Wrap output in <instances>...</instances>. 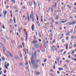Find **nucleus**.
Here are the masks:
<instances>
[{"label": "nucleus", "instance_id": "39448f33", "mask_svg": "<svg viewBox=\"0 0 76 76\" xmlns=\"http://www.w3.org/2000/svg\"><path fill=\"white\" fill-rule=\"evenodd\" d=\"M70 35V32L69 31H67L66 33V36H69Z\"/></svg>", "mask_w": 76, "mask_h": 76}, {"label": "nucleus", "instance_id": "603ef678", "mask_svg": "<svg viewBox=\"0 0 76 76\" xmlns=\"http://www.w3.org/2000/svg\"><path fill=\"white\" fill-rule=\"evenodd\" d=\"M11 42H12V43H13V41L12 40H11Z\"/></svg>", "mask_w": 76, "mask_h": 76}, {"label": "nucleus", "instance_id": "b1692460", "mask_svg": "<svg viewBox=\"0 0 76 76\" xmlns=\"http://www.w3.org/2000/svg\"><path fill=\"white\" fill-rule=\"evenodd\" d=\"M4 66L5 67H6V69H7L8 68V67L7 66H6V65H4Z\"/></svg>", "mask_w": 76, "mask_h": 76}, {"label": "nucleus", "instance_id": "5701e85b", "mask_svg": "<svg viewBox=\"0 0 76 76\" xmlns=\"http://www.w3.org/2000/svg\"><path fill=\"white\" fill-rule=\"evenodd\" d=\"M68 39H69V37H66V40H68Z\"/></svg>", "mask_w": 76, "mask_h": 76}, {"label": "nucleus", "instance_id": "e433bc0d", "mask_svg": "<svg viewBox=\"0 0 76 76\" xmlns=\"http://www.w3.org/2000/svg\"><path fill=\"white\" fill-rule=\"evenodd\" d=\"M31 19H32V20L33 22H34V18H33Z\"/></svg>", "mask_w": 76, "mask_h": 76}, {"label": "nucleus", "instance_id": "0eeeda50", "mask_svg": "<svg viewBox=\"0 0 76 76\" xmlns=\"http://www.w3.org/2000/svg\"><path fill=\"white\" fill-rule=\"evenodd\" d=\"M34 47H35L36 48H39V46L37 45H34Z\"/></svg>", "mask_w": 76, "mask_h": 76}, {"label": "nucleus", "instance_id": "473e14b6", "mask_svg": "<svg viewBox=\"0 0 76 76\" xmlns=\"http://www.w3.org/2000/svg\"><path fill=\"white\" fill-rule=\"evenodd\" d=\"M70 33H72V32H73V30L72 29L70 30Z\"/></svg>", "mask_w": 76, "mask_h": 76}, {"label": "nucleus", "instance_id": "1a4fd4ad", "mask_svg": "<svg viewBox=\"0 0 76 76\" xmlns=\"http://www.w3.org/2000/svg\"><path fill=\"white\" fill-rule=\"evenodd\" d=\"M30 18L31 19H32V18H34V15H30Z\"/></svg>", "mask_w": 76, "mask_h": 76}, {"label": "nucleus", "instance_id": "864d4df0", "mask_svg": "<svg viewBox=\"0 0 76 76\" xmlns=\"http://www.w3.org/2000/svg\"><path fill=\"white\" fill-rule=\"evenodd\" d=\"M30 65H31V62L29 61H28Z\"/></svg>", "mask_w": 76, "mask_h": 76}, {"label": "nucleus", "instance_id": "2f4dec72", "mask_svg": "<svg viewBox=\"0 0 76 76\" xmlns=\"http://www.w3.org/2000/svg\"><path fill=\"white\" fill-rule=\"evenodd\" d=\"M26 37H28V33L27 32H26Z\"/></svg>", "mask_w": 76, "mask_h": 76}, {"label": "nucleus", "instance_id": "412c9836", "mask_svg": "<svg viewBox=\"0 0 76 76\" xmlns=\"http://www.w3.org/2000/svg\"><path fill=\"white\" fill-rule=\"evenodd\" d=\"M31 14L30 15H34V12L33 11H31Z\"/></svg>", "mask_w": 76, "mask_h": 76}, {"label": "nucleus", "instance_id": "aec40b11", "mask_svg": "<svg viewBox=\"0 0 76 76\" xmlns=\"http://www.w3.org/2000/svg\"><path fill=\"white\" fill-rule=\"evenodd\" d=\"M55 19V20H58V18H57V17H55L54 18Z\"/></svg>", "mask_w": 76, "mask_h": 76}, {"label": "nucleus", "instance_id": "13d9d810", "mask_svg": "<svg viewBox=\"0 0 76 76\" xmlns=\"http://www.w3.org/2000/svg\"><path fill=\"white\" fill-rule=\"evenodd\" d=\"M25 25H27V23H26V22H25L24 23Z\"/></svg>", "mask_w": 76, "mask_h": 76}, {"label": "nucleus", "instance_id": "c03bdc74", "mask_svg": "<svg viewBox=\"0 0 76 76\" xmlns=\"http://www.w3.org/2000/svg\"><path fill=\"white\" fill-rule=\"evenodd\" d=\"M27 38H28V37H26V41H27Z\"/></svg>", "mask_w": 76, "mask_h": 76}, {"label": "nucleus", "instance_id": "49530a36", "mask_svg": "<svg viewBox=\"0 0 76 76\" xmlns=\"http://www.w3.org/2000/svg\"><path fill=\"white\" fill-rule=\"evenodd\" d=\"M48 58H51V57H50V56H48Z\"/></svg>", "mask_w": 76, "mask_h": 76}, {"label": "nucleus", "instance_id": "7c9ffc66", "mask_svg": "<svg viewBox=\"0 0 76 76\" xmlns=\"http://www.w3.org/2000/svg\"><path fill=\"white\" fill-rule=\"evenodd\" d=\"M53 69H55V64H54V66H53Z\"/></svg>", "mask_w": 76, "mask_h": 76}, {"label": "nucleus", "instance_id": "e2e57ef3", "mask_svg": "<svg viewBox=\"0 0 76 76\" xmlns=\"http://www.w3.org/2000/svg\"><path fill=\"white\" fill-rule=\"evenodd\" d=\"M76 3H75L74 4V6H76Z\"/></svg>", "mask_w": 76, "mask_h": 76}, {"label": "nucleus", "instance_id": "052dcab7", "mask_svg": "<svg viewBox=\"0 0 76 76\" xmlns=\"http://www.w3.org/2000/svg\"><path fill=\"white\" fill-rule=\"evenodd\" d=\"M12 32H13V30L11 31L10 32V33H12Z\"/></svg>", "mask_w": 76, "mask_h": 76}, {"label": "nucleus", "instance_id": "8fccbe9b", "mask_svg": "<svg viewBox=\"0 0 76 76\" xmlns=\"http://www.w3.org/2000/svg\"><path fill=\"white\" fill-rule=\"evenodd\" d=\"M63 51H64V50H61V52H63Z\"/></svg>", "mask_w": 76, "mask_h": 76}, {"label": "nucleus", "instance_id": "a18cd8bd", "mask_svg": "<svg viewBox=\"0 0 76 76\" xmlns=\"http://www.w3.org/2000/svg\"><path fill=\"white\" fill-rule=\"evenodd\" d=\"M57 73L58 74H60V72H59V71H57Z\"/></svg>", "mask_w": 76, "mask_h": 76}, {"label": "nucleus", "instance_id": "09e8293b", "mask_svg": "<svg viewBox=\"0 0 76 76\" xmlns=\"http://www.w3.org/2000/svg\"><path fill=\"white\" fill-rule=\"evenodd\" d=\"M71 56H70V55L69 56H68V58H70V57Z\"/></svg>", "mask_w": 76, "mask_h": 76}, {"label": "nucleus", "instance_id": "72a5a7b5", "mask_svg": "<svg viewBox=\"0 0 76 76\" xmlns=\"http://www.w3.org/2000/svg\"><path fill=\"white\" fill-rule=\"evenodd\" d=\"M2 60H5V58H2Z\"/></svg>", "mask_w": 76, "mask_h": 76}, {"label": "nucleus", "instance_id": "f704fd0d", "mask_svg": "<svg viewBox=\"0 0 76 76\" xmlns=\"http://www.w3.org/2000/svg\"><path fill=\"white\" fill-rule=\"evenodd\" d=\"M46 61H47V59H45L44 60V62L45 63L46 62Z\"/></svg>", "mask_w": 76, "mask_h": 76}, {"label": "nucleus", "instance_id": "5fc2aeb1", "mask_svg": "<svg viewBox=\"0 0 76 76\" xmlns=\"http://www.w3.org/2000/svg\"><path fill=\"white\" fill-rule=\"evenodd\" d=\"M43 47H44V48H46V46H45V45H44Z\"/></svg>", "mask_w": 76, "mask_h": 76}, {"label": "nucleus", "instance_id": "37998d69", "mask_svg": "<svg viewBox=\"0 0 76 76\" xmlns=\"http://www.w3.org/2000/svg\"><path fill=\"white\" fill-rule=\"evenodd\" d=\"M15 27H17V26H18V25L17 24L15 25Z\"/></svg>", "mask_w": 76, "mask_h": 76}, {"label": "nucleus", "instance_id": "69168bd1", "mask_svg": "<svg viewBox=\"0 0 76 76\" xmlns=\"http://www.w3.org/2000/svg\"><path fill=\"white\" fill-rule=\"evenodd\" d=\"M74 57L76 58V55H74Z\"/></svg>", "mask_w": 76, "mask_h": 76}, {"label": "nucleus", "instance_id": "4c0bfd02", "mask_svg": "<svg viewBox=\"0 0 76 76\" xmlns=\"http://www.w3.org/2000/svg\"><path fill=\"white\" fill-rule=\"evenodd\" d=\"M53 43H56V42H55V40H53Z\"/></svg>", "mask_w": 76, "mask_h": 76}, {"label": "nucleus", "instance_id": "ddd939ff", "mask_svg": "<svg viewBox=\"0 0 76 76\" xmlns=\"http://www.w3.org/2000/svg\"><path fill=\"white\" fill-rule=\"evenodd\" d=\"M63 70V68H61V67L59 68V71H61V70Z\"/></svg>", "mask_w": 76, "mask_h": 76}, {"label": "nucleus", "instance_id": "6ab92c4d", "mask_svg": "<svg viewBox=\"0 0 76 76\" xmlns=\"http://www.w3.org/2000/svg\"><path fill=\"white\" fill-rule=\"evenodd\" d=\"M26 74H28V73H29V71H27L26 72Z\"/></svg>", "mask_w": 76, "mask_h": 76}, {"label": "nucleus", "instance_id": "2eb2a0df", "mask_svg": "<svg viewBox=\"0 0 76 76\" xmlns=\"http://www.w3.org/2000/svg\"><path fill=\"white\" fill-rule=\"evenodd\" d=\"M29 5L30 6H32V2H31V1H30L29 2Z\"/></svg>", "mask_w": 76, "mask_h": 76}, {"label": "nucleus", "instance_id": "680f3d73", "mask_svg": "<svg viewBox=\"0 0 76 76\" xmlns=\"http://www.w3.org/2000/svg\"><path fill=\"white\" fill-rule=\"evenodd\" d=\"M21 40L22 41H23V38H21Z\"/></svg>", "mask_w": 76, "mask_h": 76}, {"label": "nucleus", "instance_id": "6e6d98bb", "mask_svg": "<svg viewBox=\"0 0 76 76\" xmlns=\"http://www.w3.org/2000/svg\"><path fill=\"white\" fill-rule=\"evenodd\" d=\"M62 59L63 60H65V58H63Z\"/></svg>", "mask_w": 76, "mask_h": 76}, {"label": "nucleus", "instance_id": "a211bd4d", "mask_svg": "<svg viewBox=\"0 0 76 76\" xmlns=\"http://www.w3.org/2000/svg\"><path fill=\"white\" fill-rule=\"evenodd\" d=\"M28 17V21H29V16L28 15V12H27Z\"/></svg>", "mask_w": 76, "mask_h": 76}, {"label": "nucleus", "instance_id": "6e6552de", "mask_svg": "<svg viewBox=\"0 0 76 76\" xmlns=\"http://www.w3.org/2000/svg\"><path fill=\"white\" fill-rule=\"evenodd\" d=\"M34 24H33L31 26V28L32 31H34Z\"/></svg>", "mask_w": 76, "mask_h": 76}, {"label": "nucleus", "instance_id": "ea45409f", "mask_svg": "<svg viewBox=\"0 0 76 76\" xmlns=\"http://www.w3.org/2000/svg\"><path fill=\"white\" fill-rule=\"evenodd\" d=\"M6 72H7L6 70H4V73H6Z\"/></svg>", "mask_w": 76, "mask_h": 76}, {"label": "nucleus", "instance_id": "c756f323", "mask_svg": "<svg viewBox=\"0 0 76 76\" xmlns=\"http://www.w3.org/2000/svg\"><path fill=\"white\" fill-rule=\"evenodd\" d=\"M7 66H9V63H7Z\"/></svg>", "mask_w": 76, "mask_h": 76}, {"label": "nucleus", "instance_id": "4be33fe9", "mask_svg": "<svg viewBox=\"0 0 76 76\" xmlns=\"http://www.w3.org/2000/svg\"><path fill=\"white\" fill-rule=\"evenodd\" d=\"M18 32L20 33L21 31H20V28H18Z\"/></svg>", "mask_w": 76, "mask_h": 76}, {"label": "nucleus", "instance_id": "79ce46f5", "mask_svg": "<svg viewBox=\"0 0 76 76\" xmlns=\"http://www.w3.org/2000/svg\"><path fill=\"white\" fill-rule=\"evenodd\" d=\"M62 28V27H61L59 28V29H60V30L61 31V29Z\"/></svg>", "mask_w": 76, "mask_h": 76}, {"label": "nucleus", "instance_id": "f8f14e48", "mask_svg": "<svg viewBox=\"0 0 76 76\" xmlns=\"http://www.w3.org/2000/svg\"><path fill=\"white\" fill-rule=\"evenodd\" d=\"M65 61L67 63H70V60H66Z\"/></svg>", "mask_w": 76, "mask_h": 76}, {"label": "nucleus", "instance_id": "f03ea898", "mask_svg": "<svg viewBox=\"0 0 76 76\" xmlns=\"http://www.w3.org/2000/svg\"><path fill=\"white\" fill-rule=\"evenodd\" d=\"M66 23L67 24H69L70 26H71V25H75L76 23V20L73 21L71 23L70 22H68Z\"/></svg>", "mask_w": 76, "mask_h": 76}, {"label": "nucleus", "instance_id": "9b49d317", "mask_svg": "<svg viewBox=\"0 0 76 76\" xmlns=\"http://www.w3.org/2000/svg\"><path fill=\"white\" fill-rule=\"evenodd\" d=\"M35 75H39L40 74V72H36L35 73Z\"/></svg>", "mask_w": 76, "mask_h": 76}, {"label": "nucleus", "instance_id": "de8ad7c7", "mask_svg": "<svg viewBox=\"0 0 76 76\" xmlns=\"http://www.w3.org/2000/svg\"><path fill=\"white\" fill-rule=\"evenodd\" d=\"M26 65H27L28 64V61H27V62L25 63Z\"/></svg>", "mask_w": 76, "mask_h": 76}, {"label": "nucleus", "instance_id": "cd10ccee", "mask_svg": "<svg viewBox=\"0 0 76 76\" xmlns=\"http://www.w3.org/2000/svg\"><path fill=\"white\" fill-rule=\"evenodd\" d=\"M75 53V51H73L72 52V54H73Z\"/></svg>", "mask_w": 76, "mask_h": 76}, {"label": "nucleus", "instance_id": "bb28decb", "mask_svg": "<svg viewBox=\"0 0 76 76\" xmlns=\"http://www.w3.org/2000/svg\"><path fill=\"white\" fill-rule=\"evenodd\" d=\"M2 28L3 29H5V27H4V25H2Z\"/></svg>", "mask_w": 76, "mask_h": 76}, {"label": "nucleus", "instance_id": "4468645a", "mask_svg": "<svg viewBox=\"0 0 76 76\" xmlns=\"http://www.w3.org/2000/svg\"><path fill=\"white\" fill-rule=\"evenodd\" d=\"M67 21V20H66L65 21H61V23H65V22H66Z\"/></svg>", "mask_w": 76, "mask_h": 76}, {"label": "nucleus", "instance_id": "20e7f679", "mask_svg": "<svg viewBox=\"0 0 76 76\" xmlns=\"http://www.w3.org/2000/svg\"><path fill=\"white\" fill-rule=\"evenodd\" d=\"M7 14V11H5V12H4V18L6 17V15Z\"/></svg>", "mask_w": 76, "mask_h": 76}, {"label": "nucleus", "instance_id": "338daca9", "mask_svg": "<svg viewBox=\"0 0 76 76\" xmlns=\"http://www.w3.org/2000/svg\"><path fill=\"white\" fill-rule=\"evenodd\" d=\"M26 69H28V67L27 66L26 68Z\"/></svg>", "mask_w": 76, "mask_h": 76}, {"label": "nucleus", "instance_id": "c85d7f7f", "mask_svg": "<svg viewBox=\"0 0 76 76\" xmlns=\"http://www.w3.org/2000/svg\"><path fill=\"white\" fill-rule=\"evenodd\" d=\"M33 38H34V39L35 40V39H36V37L35 36H34Z\"/></svg>", "mask_w": 76, "mask_h": 76}, {"label": "nucleus", "instance_id": "393cba45", "mask_svg": "<svg viewBox=\"0 0 76 76\" xmlns=\"http://www.w3.org/2000/svg\"><path fill=\"white\" fill-rule=\"evenodd\" d=\"M11 0V1L12 2H13V1H14V4H15V0Z\"/></svg>", "mask_w": 76, "mask_h": 76}, {"label": "nucleus", "instance_id": "f257e3e1", "mask_svg": "<svg viewBox=\"0 0 76 76\" xmlns=\"http://www.w3.org/2000/svg\"><path fill=\"white\" fill-rule=\"evenodd\" d=\"M37 54V51H35L34 55H32L31 58V62L32 65L34 66L35 68H37L38 66L37 65L38 62L39 61V60L37 59L35 61V59L37 58L36 54Z\"/></svg>", "mask_w": 76, "mask_h": 76}, {"label": "nucleus", "instance_id": "9d476101", "mask_svg": "<svg viewBox=\"0 0 76 76\" xmlns=\"http://www.w3.org/2000/svg\"><path fill=\"white\" fill-rule=\"evenodd\" d=\"M66 50H67V49H68V44H66Z\"/></svg>", "mask_w": 76, "mask_h": 76}, {"label": "nucleus", "instance_id": "774afa93", "mask_svg": "<svg viewBox=\"0 0 76 76\" xmlns=\"http://www.w3.org/2000/svg\"><path fill=\"white\" fill-rule=\"evenodd\" d=\"M9 54L10 56L12 57V55H11L10 53Z\"/></svg>", "mask_w": 76, "mask_h": 76}, {"label": "nucleus", "instance_id": "bf43d9fd", "mask_svg": "<svg viewBox=\"0 0 76 76\" xmlns=\"http://www.w3.org/2000/svg\"><path fill=\"white\" fill-rule=\"evenodd\" d=\"M55 64H57V61H55Z\"/></svg>", "mask_w": 76, "mask_h": 76}, {"label": "nucleus", "instance_id": "c9c22d12", "mask_svg": "<svg viewBox=\"0 0 76 76\" xmlns=\"http://www.w3.org/2000/svg\"><path fill=\"white\" fill-rule=\"evenodd\" d=\"M39 42H41V39H39Z\"/></svg>", "mask_w": 76, "mask_h": 76}, {"label": "nucleus", "instance_id": "4d7b16f0", "mask_svg": "<svg viewBox=\"0 0 76 76\" xmlns=\"http://www.w3.org/2000/svg\"><path fill=\"white\" fill-rule=\"evenodd\" d=\"M74 61H76V58H74Z\"/></svg>", "mask_w": 76, "mask_h": 76}, {"label": "nucleus", "instance_id": "58836bf2", "mask_svg": "<svg viewBox=\"0 0 76 76\" xmlns=\"http://www.w3.org/2000/svg\"><path fill=\"white\" fill-rule=\"evenodd\" d=\"M20 29L21 30H23V28H22V27H21L20 28Z\"/></svg>", "mask_w": 76, "mask_h": 76}, {"label": "nucleus", "instance_id": "dca6fc26", "mask_svg": "<svg viewBox=\"0 0 76 76\" xmlns=\"http://www.w3.org/2000/svg\"><path fill=\"white\" fill-rule=\"evenodd\" d=\"M51 50L52 51V52H53V51H54V49L52 47H51Z\"/></svg>", "mask_w": 76, "mask_h": 76}, {"label": "nucleus", "instance_id": "f3484780", "mask_svg": "<svg viewBox=\"0 0 76 76\" xmlns=\"http://www.w3.org/2000/svg\"><path fill=\"white\" fill-rule=\"evenodd\" d=\"M13 19H14V23H16V22H15V17H14Z\"/></svg>", "mask_w": 76, "mask_h": 76}, {"label": "nucleus", "instance_id": "a878e982", "mask_svg": "<svg viewBox=\"0 0 76 76\" xmlns=\"http://www.w3.org/2000/svg\"><path fill=\"white\" fill-rule=\"evenodd\" d=\"M45 49L44 48L42 50V51H43V52H45Z\"/></svg>", "mask_w": 76, "mask_h": 76}, {"label": "nucleus", "instance_id": "3c124183", "mask_svg": "<svg viewBox=\"0 0 76 76\" xmlns=\"http://www.w3.org/2000/svg\"><path fill=\"white\" fill-rule=\"evenodd\" d=\"M37 20H38V16H37Z\"/></svg>", "mask_w": 76, "mask_h": 76}, {"label": "nucleus", "instance_id": "0e129e2a", "mask_svg": "<svg viewBox=\"0 0 76 76\" xmlns=\"http://www.w3.org/2000/svg\"><path fill=\"white\" fill-rule=\"evenodd\" d=\"M13 9H16V7L15 6H14L13 7Z\"/></svg>", "mask_w": 76, "mask_h": 76}, {"label": "nucleus", "instance_id": "7ed1b4c3", "mask_svg": "<svg viewBox=\"0 0 76 76\" xmlns=\"http://www.w3.org/2000/svg\"><path fill=\"white\" fill-rule=\"evenodd\" d=\"M19 66L21 67H23V66H24V65L23 63L21 62L19 63Z\"/></svg>", "mask_w": 76, "mask_h": 76}, {"label": "nucleus", "instance_id": "423d86ee", "mask_svg": "<svg viewBox=\"0 0 76 76\" xmlns=\"http://www.w3.org/2000/svg\"><path fill=\"white\" fill-rule=\"evenodd\" d=\"M35 43H37V41L36 40L33 41L32 42V44H35Z\"/></svg>", "mask_w": 76, "mask_h": 76}, {"label": "nucleus", "instance_id": "a19ab883", "mask_svg": "<svg viewBox=\"0 0 76 76\" xmlns=\"http://www.w3.org/2000/svg\"><path fill=\"white\" fill-rule=\"evenodd\" d=\"M45 25H49V23H45Z\"/></svg>", "mask_w": 76, "mask_h": 76}]
</instances>
